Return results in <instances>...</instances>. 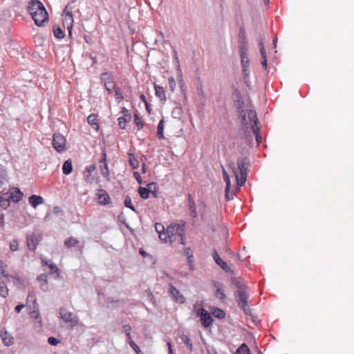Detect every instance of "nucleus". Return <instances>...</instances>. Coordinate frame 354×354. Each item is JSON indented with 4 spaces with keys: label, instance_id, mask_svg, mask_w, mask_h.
<instances>
[{
    "label": "nucleus",
    "instance_id": "f03ea898",
    "mask_svg": "<svg viewBox=\"0 0 354 354\" xmlns=\"http://www.w3.org/2000/svg\"><path fill=\"white\" fill-rule=\"evenodd\" d=\"M155 229L159 234V238L163 242H169L172 244L177 240V223H174L167 227L165 230L164 225L161 223H156Z\"/></svg>",
    "mask_w": 354,
    "mask_h": 354
},
{
    "label": "nucleus",
    "instance_id": "37998d69",
    "mask_svg": "<svg viewBox=\"0 0 354 354\" xmlns=\"http://www.w3.org/2000/svg\"><path fill=\"white\" fill-rule=\"evenodd\" d=\"M129 344L130 346L133 348V350L137 353V354H143L140 349L139 348L138 346L132 340L131 338V340H128Z\"/></svg>",
    "mask_w": 354,
    "mask_h": 354
},
{
    "label": "nucleus",
    "instance_id": "bf43d9fd",
    "mask_svg": "<svg viewBox=\"0 0 354 354\" xmlns=\"http://www.w3.org/2000/svg\"><path fill=\"white\" fill-rule=\"evenodd\" d=\"M133 176H134L135 178L137 180L138 183L141 185L142 183V181L140 174L137 171H135L133 173Z\"/></svg>",
    "mask_w": 354,
    "mask_h": 354
},
{
    "label": "nucleus",
    "instance_id": "49530a36",
    "mask_svg": "<svg viewBox=\"0 0 354 354\" xmlns=\"http://www.w3.org/2000/svg\"><path fill=\"white\" fill-rule=\"evenodd\" d=\"M100 171L103 176L106 177L109 176V168L107 162H104L102 166H100Z\"/></svg>",
    "mask_w": 354,
    "mask_h": 354
},
{
    "label": "nucleus",
    "instance_id": "58836bf2",
    "mask_svg": "<svg viewBox=\"0 0 354 354\" xmlns=\"http://www.w3.org/2000/svg\"><path fill=\"white\" fill-rule=\"evenodd\" d=\"M138 193L140 194V196L142 198V199H147L149 198V192H148V190L146 187H140L138 188Z\"/></svg>",
    "mask_w": 354,
    "mask_h": 354
},
{
    "label": "nucleus",
    "instance_id": "052dcab7",
    "mask_svg": "<svg viewBox=\"0 0 354 354\" xmlns=\"http://www.w3.org/2000/svg\"><path fill=\"white\" fill-rule=\"evenodd\" d=\"M118 219L120 222L122 223L123 224H124L127 227H128L127 224L126 223L125 221V218H124V216L122 214H120L118 215Z\"/></svg>",
    "mask_w": 354,
    "mask_h": 354
},
{
    "label": "nucleus",
    "instance_id": "6e6552de",
    "mask_svg": "<svg viewBox=\"0 0 354 354\" xmlns=\"http://www.w3.org/2000/svg\"><path fill=\"white\" fill-rule=\"evenodd\" d=\"M59 315L66 323H71L73 326L77 324L78 318L73 313L67 311L66 309L61 308L59 309Z\"/></svg>",
    "mask_w": 354,
    "mask_h": 354
},
{
    "label": "nucleus",
    "instance_id": "6ab92c4d",
    "mask_svg": "<svg viewBox=\"0 0 354 354\" xmlns=\"http://www.w3.org/2000/svg\"><path fill=\"white\" fill-rule=\"evenodd\" d=\"M37 280L40 283V288L43 292L48 291L47 275L46 274H41L37 277Z\"/></svg>",
    "mask_w": 354,
    "mask_h": 354
},
{
    "label": "nucleus",
    "instance_id": "8fccbe9b",
    "mask_svg": "<svg viewBox=\"0 0 354 354\" xmlns=\"http://www.w3.org/2000/svg\"><path fill=\"white\" fill-rule=\"evenodd\" d=\"M6 265L3 263L2 261H0V273L3 274V276L6 278H8L9 274L5 270Z\"/></svg>",
    "mask_w": 354,
    "mask_h": 354
},
{
    "label": "nucleus",
    "instance_id": "774afa93",
    "mask_svg": "<svg viewBox=\"0 0 354 354\" xmlns=\"http://www.w3.org/2000/svg\"><path fill=\"white\" fill-rule=\"evenodd\" d=\"M95 165H91L88 167H87L86 170L88 173H91L92 171H93L95 170Z\"/></svg>",
    "mask_w": 354,
    "mask_h": 354
},
{
    "label": "nucleus",
    "instance_id": "412c9836",
    "mask_svg": "<svg viewBox=\"0 0 354 354\" xmlns=\"http://www.w3.org/2000/svg\"><path fill=\"white\" fill-rule=\"evenodd\" d=\"M10 198H12V196H9V193L3 194L0 197V206L6 209L10 206Z\"/></svg>",
    "mask_w": 354,
    "mask_h": 354
},
{
    "label": "nucleus",
    "instance_id": "7ed1b4c3",
    "mask_svg": "<svg viewBox=\"0 0 354 354\" xmlns=\"http://www.w3.org/2000/svg\"><path fill=\"white\" fill-rule=\"evenodd\" d=\"M241 117V129L244 131L245 136L248 138L251 133L252 128L254 124L259 125V122L257 116L256 111L254 110H241L240 111Z\"/></svg>",
    "mask_w": 354,
    "mask_h": 354
},
{
    "label": "nucleus",
    "instance_id": "f704fd0d",
    "mask_svg": "<svg viewBox=\"0 0 354 354\" xmlns=\"http://www.w3.org/2000/svg\"><path fill=\"white\" fill-rule=\"evenodd\" d=\"M8 295V289L3 281L0 282V296L6 298Z\"/></svg>",
    "mask_w": 354,
    "mask_h": 354
},
{
    "label": "nucleus",
    "instance_id": "b1692460",
    "mask_svg": "<svg viewBox=\"0 0 354 354\" xmlns=\"http://www.w3.org/2000/svg\"><path fill=\"white\" fill-rule=\"evenodd\" d=\"M73 171V165L71 159L66 160L62 166V171L65 175L70 174Z\"/></svg>",
    "mask_w": 354,
    "mask_h": 354
},
{
    "label": "nucleus",
    "instance_id": "cd10ccee",
    "mask_svg": "<svg viewBox=\"0 0 354 354\" xmlns=\"http://www.w3.org/2000/svg\"><path fill=\"white\" fill-rule=\"evenodd\" d=\"M185 223L184 221H180V223H178V236H181L180 238V243L183 245L185 244V238L183 237L185 234Z\"/></svg>",
    "mask_w": 354,
    "mask_h": 354
},
{
    "label": "nucleus",
    "instance_id": "aec40b11",
    "mask_svg": "<svg viewBox=\"0 0 354 354\" xmlns=\"http://www.w3.org/2000/svg\"><path fill=\"white\" fill-rule=\"evenodd\" d=\"M100 193L97 194L98 202L100 205H105L109 203L110 197L105 190H100Z\"/></svg>",
    "mask_w": 354,
    "mask_h": 354
},
{
    "label": "nucleus",
    "instance_id": "20e7f679",
    "mask_svg": "<svg viewBox=\"0 0 354 354\" xmlns=\"http://www.w3.org/2000/svg\"><path fill=\"white\" fill-rule=\"evenodd\" d=\"M249 165L250 160L248 158H241L237 160V168H233L237 186L241 187L245 183Z\"/></svg>",
    "mask_w": 354,
    "mask_h": 354
},
{
    "label": "nucleus",
    "instance_id": "72a5a7b5",
    "mask_svg": "<svg viewBox=\"0 0 354 354\" xmlns=\"http://www.w3.org/2000/svg\"><path fill=\"white\" fill-rule=\"evenodd\" d=\"M79 243V241L73 237H69L64 241V245L67 248H72Z\"/></svg>",
    "mask_w": 354,
    "mask_h": 354
},
{
    "label": "nucleus",
    "instance_id": "c03bdc74",
    "mask_svg": "<svg viewBox=\"0 0 354 354\" xmlns=\"http://www.w3.org/2000/svg\"><path fill=\"white\" fill-rule=\"evenodd\" d=\"M182 341L187 345L189 351H192V344L190 339L186 335H182L180 337Z\"/></svg>",
    "mask_w": 354,
    "mask_h": 354
},
{
    "label": "nucleus",
    "instance_id": "2eb2a0df",
    "mask_svg": "<svg viewBox=\"0 0 354 354\" xmlns=\"http://www.w3.org/2000/svg\"><path fill=\"white\" fill-rule=\"evenodd\" d=\"M223 174L224 180L226 183V187L225 190V198L227 201H230L233 198V194H231L230 191L231 187L230 177L224 169H223Z\"/></svg>",
    "mask_w": 354,
    "mask_h": 354
},
{
    "label": "nucleus",
    "instance_id": "c9c22d12",
    "mask_svg": "<svg viewBox=\"0 0 354 354\" xmlns=\"http://www.w3.org/2000/svg\"><path fill=\"white\" fill-rule=\"evenodd\" d=\"M236 354H250L248 346L245 344H241L236 350Z\"/></svg>",
    "mask_w": 354,
    "mask_h": 354
},
{
    "label": "nucleus",
    "instance_id": "393cba45",
    "mask_svg": "<svg viewBox=\"0 0 354 354\" xmlns=\"http://www.w3.org/2000/svg\"><path fill=\"white\" fill-rule=\"evenodd\" d=\"M118 125L120 129H125V124L127 122H129L131 120V115H124L122 117H120L118 119Z\"/></svg>",
    "mask_w": 354,
    "mask_h": 354
},
{
    "label": "nucleus",
    "instance_id": "c85d7f7f",
    "mask_svg": "<svg viewBox=\"0 0 354 354\" xmlns=\"http://www.w3.org/2000/svg\"><path fill=\"white\" fill-rule=\"evenodd\" d=\"M53 31L54 36L57 39H62L65 36L62 28L59 27V26H58L57 24L53 26Z\"/></svg>",
    "mask_w": 354,
    "mask_h": 354
},
{
    "label": "nucleus",
    "instance_id": "9b49d317",
    "mask_svg": "<svg viewBox=\"0 0 354 354\" xmlns=\"http://www.w3.org/2000/svg\"><path fill=\"white\" fill-rule=\"evenodd\" d=\"M198 315L201 317V324L204 327H208L212 324V318L208 313V312L204 309L201 308L198 310Z\"/></svg>",
    "mask_w": 354,
    "mask_h": 354
},
{
    "label": "nucleus",
    "instance_id": "f257e3e1",
    "mask_svg": "<svg viewBox=\"0 0 354 354\" xmlns=\"http://www.w3.org/2000/svg\"><path fill=\"white\" fill-rule=\"evenodd\" d=\"M26 9L32 17L35 25L39 27L45 26L49 20L48 13L44 4L39 0H30Z\"/></svg>",
    "mask_w": 354,
    "mask_h": 354
},
{
    "label": "nucleus",
    "instance_id": "1a4fd4ad",
    "mask_svg": "<svg viewBox=\"0 0 354 354\" xmlns=\"http://www.w3.org/2000/svg\"><path fill=\"white\" fill-rule=\"evenodd\" d=\"M71 10V8L70 6V3H68L64 10V12L66 15L64 21L67 24V30H68V36L70 37H72L73 22V15H72Z\"/></svg>",
    "mask_w": 354,
    "mask_h": 354
},
{
    "label": "nucleus",
    "instance_id": "13d9d810",
    "mask_svg": "<svg viewBox=\"0 0 354 354\" xmlns=\"http://www.w3.org/2000/svg\"><path fill=\"white\" fill-rule=\"evenodd\" d=\"M7 176L6 171L3 167L0 165V177L2 178H6Z\"/></svg>",
    "mask_w": 354,
    "mask_h": 354
},
{
    "label": "nucleus",
    "instance_id": "a211bd4d",
    "mask_svg": "<svg viewBox=\"0 0 354 354\" xmlns=\"http://www.w3.org/2000/svg\"><path fill=\"white\" fill-rule=\"evenodd\" d=\"M1 337L2 339L3 343L5 346H9L13 344L14 338L10 335L7 330H1Z\"/></svg>",
    "mask_w": 354,
    "mask_h": 354
},
{
    "label": "nucleus",
    "instance_id": "5701e85b",
    "mask_svg": "<svg viewBox=\"0 0 354 354\" xmlns=\"http://www.w3.org/2000/svg\"><path fill=\"white\" fill-rule=\"evenodd\" d=\"M9 196H12V198H10V199L12 202L17 203L22 199L24 194L19 188L16 187L13 192L9 194Z\"/></svg>",
    "mask_w": 354,
    "mask_h": 354
},
{
    "label": "nucleus",
    "instance_id": "7c9ffc66",
    "mask_svg": "<svg viewBox=\"0 0 354 354\" xmlns=\"http://www.w3.org/2000/svg\"><path fill=\"white\" fill-rule=\"evenodd\" d=\"M252 130L251 132L253 133V134L256 137V140L258 144H259L261 142L262 138L260 135V127L259 125L256 126L255 124L251 127Z\"/></svg>",
    "mask_w": 354,
    "mask_h": 354
},
{
    "label": "nucleus",
    "instance_id": "e2e57ef3",
    "mask_svg": "<svg viewBox=\"0 0 354 354\" xmlns=\"http://www.w3.org/2000/svg\"><path fill=\"white\" fill-rule=\"evenodd\" d=\"M25 307V304H19L17 305L15 308V312H17V313H20L21 309L24 308Z\"/></svg>",
    "mask_w": 354,
    "mask_h": 354
},
{
    "label": "nucleus",
    "instance_id": "09e8293b",
    "mask_svg": "<svg viewBox=\"0 0 354 354\" xmlns=\"http://www.w3.org/2000/svg\"><path fill=\"white\" fill-rule=\"evenodd\" d=\"M114 90L115 91V98L118 100V102H120L124 99L120 88L119 87H115Z\"/></svg>",
    "mask_w": 354,
    "mask_h": 354
},
{
    "label": "nucleus",
    "instance_id": "ea45409f",
    "mask_svg": "<svg viewBox=\"0 0 354 354\" xmlns=\"http://www.w3.org/2000/svg\"><path fill=\"white\" fill-rule=\"evenodd\" d=\"M134 122L139 130L144 127V122L142 121L138 113H134Z\"/></svg>",
    "mask_w": 354,
    "mask_h": 354
},
{
    "label": "nucleus",
    "instance_id": "6e6d98bb",
    "mask_svg": "<svg viewBox=\"0 0 354 354\" xmlns=\"http://www.w3.org/2000/svg\"><path fill=\"white\" fill-rule=\"evenodd\" d=\"M168 83H169V88L171 89V91H174L175 88H176V81H175V79L172 77H169L168 79Z\"/></svg>",
    "mask_w": 354,
    "mask_h": 354
},
{
    "label": "nucleus",
    "instance_id": "a18cd8bd",
    "mask_svg": "<svg viewBox=\"0 0 354 354\" xmlns=\"http://www.w3.org/2000/svg\"><path fill=\"white\" fill-rule=\"evenodd\" d=\"M30 315L35 319H37V320L39 319V322H41V316L39 315L38 308H32V310L30 313Z\"/></svg>",
    "mask_w": 354,
    "mask_h": 354
},
{
    "label": "nucleus",
    "instance_id": "3c124183",
    "mask_svg": "<svg viewBox=\"0 0 354 354\" xmlns=\"http://www.w3.org/2000/svg\"><path fill=\"white\" fill-rule=\"evenodd\" d=\"M123 329H124V333H126L127 340H131V336L130 332L131 330V327L130 326V325H129V324L124 325Z\"/></svg>",
    "mask_w": 354,
    "mask_h": 354
},
{
    "label": "nucleus",
    "instance_id": "79ce46f5",
    "mask_svg": "<svg viewBox=\"0 0 354 354\" xmlns=\"http://www.w3.org/2000/svg\"><path fill=\"white\" fill-rule=\"evenodd\" d=\"M124 205L126 207L131 209L132 211H133V212L136 211L135 209V207L131 203V199L130 196H127L125 197V199L124 201Z\"/></svg>",
    "mask_w": 354,
    "mask_h": 354
},
{
    "label": "nucleus",
    "instance_id": "4be33fe9",
    "mask_svg": "<svg viewBox=\"0 0 354 354\" xmlns=\"http://www.w3.org/2000/svg\"><path fill=\"white\" fill-rule=\"evenodd\" d=\"M29 203L34 208H36L37 205L44 203V199L40 196L33 194L29 197Z\"/></svg>",
    "mask_w": 354,
    "mask_h": 354
},
{
    "label": "nucleus",
    "instance_id": "680f3d73",
    "mask_svg": "<svg viewBox=\"0 0 354 354\" xmlns=\"http://www.w3.org/2000/svg\"><path fill=\"white\" fill-rule=\"evenodd\" d=\"M102 158L100 162L102 163L107 162H106V153L105 149H102Z\"/></svg>",
    "mask_w": 354,
    "mask_h": 354
},
{
    "label": "nucleus",
    "instance_id": "c756f323",
    "mask_svg": "<svg viewBox=\"0 0 354 354\" xmlns=\"http://www.w3.org/2000/svg\"><path fill=\"white\" fill-rule=\"evenodd\" d=\"M30 301L33 302L32 308H39V305L37 303V299H36V297H35V294L34 291H29V293H28V295L27 297V304H28Z\"/></svg>",
    "mask_w": 354,
    "mask_h": 354
},
{
    "label": "nucleus",
    "instance_id": "338daca9",
    "mask_svg": "<svg viewBox=\"0 0 354 354\" xmlns=\"http://www.w3.org/2000/svg\"><path fill=\"white\" fill-rule=\"evenodd\" d=\"M4 214H0V224L1 226H3L4 225Z\"/></svg>",
    "mask_w": 354,
    "mask_h": 354
},
{
    "label": "nucleus",
    "instance_id": "4d7b16f0",
    "mask_svg": "<svg viewBox=\"0 0 354 354\" xmlns=\"http://www.w3.org/2000/svg\"><path fill=\"white\" fill-rule=\"evenodd\" d=\"M174 153L172 151H168L167 158L166 160L168 161V164L172 165V161H174Z\"/></svg>",
    "mask_w": 354,
    "mask_h": 354
},
{
    "label": "nucleus",
    "instance_id": "f8f14e48",
    "mask_svg": "<svg viewBox=\"0 0 354 354\" xmlns=\"http://www.w3.org/2000/svg\"><path fill=\"white\" fill-rule=\"evenodd\" d=\"M26 242L28 248L30 250L35 251L39 243L37 237L34 233L27 234Z\"/></svg>",
    "mask_w": 354,
    "mask_h": 354
},
{
    "label": "nucleus",
    "instance_id": "de8ad7c7",
    "mask_svg": "<svg viewBox=\"0 0 354 354\" xmlns=\"http://www.w3.org/2000/svg\"><path fill=\"white\" fill-rule=\"evenodd\" d=\"M49 268L51 271V273L54 274H57V277H59V268L57 267V266L54 263H50L49 264Z\"/></svg>",
    "mask_w": 354,
    "mask_h": 354
},
{
    "label": "nucleus",
    "instance_id": "a19ab883",
    "mask_svg": "<svg viewBox=\"0 0 354 354\" xmlns=\"http://www.w3.org/2000/svg\"><path fill=\"white\" fill-rule=\"evenodd\" d=\"M129 164L133 169H137L139 167V162L132 153L129 154Z\"/></svg>",
    "mask_w": 354,
    "mask_h": 354
},
{
    "label": "nucleus",
    "instance_id": "2f4dec72",
    "mask_svg": "<svg viewBox=\"0 0 354 354\" xmlns=\"http://www.w3.org/2000/svg\"><path fill=\"white\" fill-rule=\"evenodd\" d=\"M163 131H164V120L162 119L158 123V129H157V136L160 140L165 138Z\"/></svg>",
    "mask_w": 354,
    "mask_h": 354
},
{
    "label": "nucleus",
    "instance_id": "864d4df0",
    "mask_svg": "<svg viewBox=\"0 0 354 354\" xmlns=\"http://www.w3.org/2000/svg\"><path fill=\"white\" fill-rule=\"evenodd\" d=\"M170 286V294L175 301H177V290L176 287L171 284Z\"/></svg>",
    "mask_w": 354,
    "mask_h": 354
},
{
    "label": "nucleus",
    "instance_id": "603ef678",
    "mask_svg": "<svg viewBox=\"0 0 354 354\" xmlns=\"http://www.w3.org/2000/svg\"><path fill=\"white\" fill-rule=\"evenodd\" d=\"M10 248L12 251H17L19 248V243L16 239L12 240L10 243Z\"/></svg>",
    "mask_w": 354,
    "mask_h": 354
},
{
    "label": "nucleus",
    "instance_id": "e433bc0d",
    "mask_svg": "<svg viewBox=\"0 0 354 354\" xmlns=\"http://www.w3.org/2000/svg\"><path fill=\"white\" fill-rule=\"evenodd\" d=\"M149 194L151 193L154 197L157 196L156 186L155 183H150L147 184V187Z\"/></svg>",
    "mask_w": 354,
    "mask_h": 354
},
{
    "label": "nucleus",
    "instance_id": "5fc2aeb1",
    "mask_svg": "<svg viewBox=\"0 0 354 354\" xmlns=\"http://www.w3.org/2000/svg\"><path fill=\"white\" fill-rule=\"evenodd\" d=\"M60 342V340L55 337H50L48 338V343L52 346H56Z\"/></svg>",
    "mask_w": 354,
    "mask_h": 354
},
{
    "label": "nucleus",
    "instance_id": "f3484780",
    "mask_svg": "<svg viewBox=\"0 0 354 354\" xmlns=\"http://www.w3.org/2000/svg\"><path fill=\"white\" fill-rule=\"evenodd\" d=\"M188 206L190 216L194 219L196 218L198 216L196 206L192 196L190 194L188 196Z\"/></svg>",
    "mask_w": 354,
    "mask_h": 354
},
{
    "label": "nucleus",
    "instance_id": "423d86ee",
    "mask_svg": "<svg viewBox=\"0 0 354 354\" xmlns=\"http://www.w3.org/2000/svg\"><path fill=\"white\" fill-rule=\"evenodd\" d=\"M100 80L104 82V86L108 93H111L112 91L116 87L111 75L108 72L102 73L100 75Z\"/></svg>",
    "mask_w": 354,
    "mask_h": 354
},
{
    "label": "nucleus",
    "instance_id": "bb28decb",
    "mask_svg": "<svg viewBox=\"0 0 354 354\" xmlns=\"http://www.w3.org/2000/svg\"><path fill=\"white\" fill-rule=\"evenodd\" d=\"M156 95L160 99V101H165L166 100V95L165 90L162 86L155 85Z\"/></svg>",
    "mask_w": 354,
    "mask_h": 354
},
{
    "label": "nucleus",
    "instance_id": "0eeeda50",
    "mask_svg": "<svg viewBox=\"0 0 354 354\" xmlns=\"http://www.w3.org/2000/svg\"><path fill=\"white\" fill-rule=\"evenodd\" d=\"M66 139L59 133L53 134V146L58 152H62L65 150Z\"/></svg>",
    "mask_w": 354,
    "mask_h": 354
},
{
    "label": "nucleus",
    "instance_id": "473e14b6",
    "mask_svg": "<svg viewBox=\"0 0 354 354\" xmlns=\"http://www.w3.org/2000/svg\"><path fill=\"white\" fill-rule=\"evenodd\" d=\"M260 52L262 57V65L263 66L264 68L266 69L267 68V59H266V52L263 47V44L262 42L260 43Z\"/></svg>",
    "mask_w": 354,
    "mask_h": 354
},
{
    "label": "nucleus",
    "instance_id": "4c0bfd02",
    "mask_svg": "<svg viewBox=\"0 0 354 354\" xmlns=\"http://www.w3.org/2000/svg\"><path fill=\"white\" fill-rule=\"evenodd\" d=\"M212 314L218 318H223L225 316V313L220 308H214L212 311Z\"/></svg>",
    "mask_w": 354,
    "mask_h": 354
},
{
    "label": "nucleus",
    "instance_id": "a878e982",
    "mask_svg": "<svg viewBox=\"0 0 354 354\" xmlns=\"http://www.w3.org/2000/svg\"><path fill=\"white\" fill-rule=\"evenodd\" d=\"M97 115L91 114L87 117L88 123L93 127L95 129L97 130L99 128V125L97 124Z\"/></svg>",
    "mask_w": 354,
    "mask_h": 354
},
{
    "label": "nucleus",
    "instance_id": "4468645a",
    "mask_svg": "<svg viewBox=\"0 0 354 354\" xmlns=\"http://www.w3.org/2000/svg\"><path fill=\"white\" fill-rule=\"evenodd\" d=\"M212 288L214 290L215 296L221 300H223L225 298V294L222 288V285L218 281H212Z\"/></svg>",
    "mask_w": 354,
    "mask_h": 354
},
{
    "label": "nucleus",
    "instance_id": "ddd939ff",
    "mask_svg": "<svg viewBox=\"0 0 354 354\" xmlns=\"http://www.w3.org/2000/svg\"><path fill=\"white\" fill-rule=\"evenodd\" d=\"M241 66L243 68V73L244 75V79L246 80L249 77L250 71H249V64L250 61L247 55L244 53H241Z\"/></svg>",
    "mask_w": 354,
    "mask_h": 354
},
{
    "label": "nucleus",
    "instance_id": "dca6fc26",
    "mask_svg": "<svg viewBox=\"0 0 354 354\" xmlns=\"http://www.w3.org/2000/svg\"><path fill=\"white\" fill-rule=\"evenodd\" d=\"M212 257L216 263L223 270L227 272H230L231 271L230 267L224 261L222 260V259L219 257L216 250H214Z\"/></svg>",
    "mask_w": 354,
    "mask_h": 354
},
{
    "label": "nucleus",
    "instance_id": "0e129e2a",
    "mask_svg": "<svg viewBox=\"0 0 354 354\" xmlns=\"http://www.w3.org/2000/svg\"><path fill=\"white\" fill-rule=\"evenodd\" d=\"M41 261L44 265L49 266L50 263H53L51 261L46 259V258H41Z\"/></svg>",
    "mask_w": 354,
    "mask_h": 354
},
{
    "label": "nucleus",
    "instance_id": "69168bd1",
    "mask_svg": "<svg viewBox=\"0 0 354 354\" xmlns=\"http://www.w3.org/2000/svg\"><path fill=\"white\" fill-rule=\"evenodd\" d=\"M147 294H148V297H149L150 300L153 302V304H155L156 303L155 298H154V296L153 295V294L150 291H149V292Z\"/></svg>",
    "mask_w": 354,
    "mask_h": 354
},
{
    "label": "nucleus",
    "instance_id": "9d476101",
    "mask_svg": "<svg viewBox=\"0 0 354 354\" xmlns=\"http://www.w3.org/2000/svg\"><path fill=\"white\" fill-rule=\"evenodd\" d=\"M182 257L186 258L188 263L189 270L192 271L194 270V257L190 248H186L182 252Z\"/></svg>",
    "mask_w": 354,
    "mask_h": 354
},
{
    "label": "nucleus",
    "instance_id": "39448f33",
    "mask_svg": "<svg viewBox=\"0 0 354 354\" xmlns=\"http://www.w3.org/2000/svg\"><path fill=\"white\" fill-rule=\"evenodd\" d=\"M236 297L238 306L242 309L245 314H250V308L248 305L249 295L247 289L245 288H239L236 292Z\"/></svg>",
    "mask_w": 354,
    "mask_h": 354
}]
</instances>
